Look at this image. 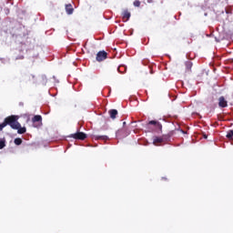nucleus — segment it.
Returning <instances> with one entry per match:
<instances>
[{"instance_id":"nucleus-1","label":"nucleus","mask_w":233,"mask_h":233,"mask_svg":"<svg viewBox=\"0 0 233 233\" xmlns=\"http://www.w3.org/2000/svg\"><path fill=\"white\" fill-rule=\"evenodd\" d=\"M19 116L11 115L9 116H6L4 121L0 124V132L3 131V129L9 126L12 129L17 130V134H25L26 133V127L21 126L19 123Z\"/></svg>"},{"instance_id":"nucleus-2","label":"nucleus","mask_w":233,"mask_h":233,"mask_svg":"<svg viewBox=\"0 0 233 233\" xmlns=\"http://www.w3.org/2000/svg\"><path fill=\"white\" fill-rule=\"evenodd\" d=\"M174 131H170L168 134L163 135L162 137H155L153 138L154 145H158L163 142L170 141V138L174 136Z\"/></svg>"},{"instance_id":"nucleus-3","label":"nucleus","mask_w":233,"mask_h":233,"mask_svg":"<svg viewBox=\"0 0 233 233\" xmlns=\"http://www.w3.org/2000/svg\"><path fill=\"white\" fill-rule=\"evenodd\" d=\"M69 137L77 140H85L87 137V135L83 132H76L75 134H71Z\"/></svg>"},{"instance_id":"nucleus-4","label":"nucleus","mask_w":233,"mask_h":233,"mask_svg":"<svg viewBox=\"0 0 233 233\" xmlns=\"http://www.w3.org/2000/svg\"><path fill=\"white\" fill-rule=\"evenodd\" d=\"M106 58H107V53L106 51H99L96 56V60L98 62H102Z\"/></svg>"},{"instance_id":"nucleus-5","label":"nucleus","mask_w":233,"mask_h":233,"mask_svg":"<svg viewBox=\"0 0 233 233\" xmlns=\"http://www.w3.org/2000/svg\"><path fill=\"white\" fill-rule=\"evenodd\" d=\"M123 22H127L131 17V13L128 9H125L121 13Z\"/></svg>"},{"instance_id":"nucleus-6","label":"nucleus","mask_w":233,"mask_h":233,"mask_svg":"<svg viewBox=\"0 0 233 233\" xmlns=\"http://www.w3.org/2000/svg\"><path fill=\"white\" fill-rule=\"evenodd\" d=\"M150 125L154 126L155 128H157V129H158V130H160V131H162V129H163L162 124H160V122H158V121L151 120V121H149V122L147 123V127H149Z\"/></svg>"},{"instance_id":"nucleus-7","label":"nucleus","mask_w":233,"mask_h":233,"mask_svg":"<svg viewBox=\"0 0 233 233\" xmlns=\"http://www.w3.org/2000/svg\"><path fill=\"white\" fill-rule=\"evenodd\" d=\"M218 106L221 108H225L228 106V102L226 100L225 96H220L218 98Z\"/></svg>"},{"instance_id":"nucleus-8","label":"nucleus","mask_w":233,"mask_h":233,"mask_svg":"<svg viewBox=\"0 0 233 233\" xmlns=\"http://www.w3.org/2000/svg\"><path fill=\"white\" fill-rule=\"evenodd\" d=\"M25 82L35 84L36 83V76L35 75H26L25 76Z\"/></svg>"},{"instance_id":"nucleus-9","label":"nucleus","mask_w":233,"mask_h":233,"mask_svg":"<svg viewBox=\"0 0 233 233\" xmlns=\"http://www.w3.org/2000/svg\"><path fill=\"white\" fill-rule=\"evenodd\" d=\"M65 9L67 15H72L74 13V7L71 4L66 5Z\"/></svg>"},{"instance_id":"nucleus-10","label":"nucleus","mask_w":233,"mask_h":233,"mask_svg":"<svg viewBox=\"0 0 233 233\" xmlns=\"http://www.w3.org/2000/svg\"><path fill=\"white\" fill-rule=\"evenodd\" d=\"M108 114L112 119H116V116L118 115V111L116 109H110Z\"/></svg>"},{"instance_id":"nucleus-11","label":"nucleus","mask_w":233,"mask_h":233,"mask_svg":"<svg viewBox=\"0 0 233 233\" xmlns=\"http://www.w3.org/2000/svg\"><path fill=\"white\" fill-rule=\"evenodd\" d=\"M185 66H186V70H187V72H191L192 67H193V63H192L191 61H187V62L185 63Z\"/></svg>"},{"instance_id":"nucleus-12","label":"nucleus","mask_w":233,"mask_h":233,"mask_svg":"<svg viewBox=\"0 0 233 233\" xmlns=\"http://www.w3.org/2000/svg\"><path fill=\"white\" fill-rule=\"evenodd\" d=\"M43 118L42 116L40 115H35L34 116V117L32 118V122L35 123V122H42Z\"/></svg>"},{"instance_id":"nucleus-13","label":"nucleus","mask_w":233,"mask_h":233,"mask_svg":"<svg viewBox=\"0 0 233 233\" xmlns=\"http://www.w3.org/2000/svg\"><path fill=\"white\" fill-rule=\"evenodd\" d=\"M94 139L106 141L109 139V137L107 136H94Z\"/></svg>"},{"instance_id":"nucleus-14","label":"nucleus","mask_w":233,"mask_h":233,"mask_svg":"<svg viewBox=\"0 0 233 233\" xmlns=\"http://www.w3.org/2000/svg\"><path fill=\"white\" fill-rule=\"evenodd\" d=\"M226 137L230 139V140H233V130L228 131V133L226 135Z\"/></svg>"},{"instance_id":"nucleus-15","label":"nucleus","mask_w":233,"mask_h":233,"mask_svg":"<svg viewBox=\"0 0 233 233\" xmlns=\"http://www.w3.org/2000/svg\"><path fill=\"white\" fill-rule=\"evenodd\" d=\"M14 143H15L16 146H19V145H21V144L23 143V140H22V138L17 137V138H15V139L14 140Z\"/></svg>"},{"instance_id":"nucleus-16","label":"nucleus","mask_w":233,"mask_h":233,"mask_svg":"<svg viewBox=\"0 0 233 233\" xmlns=\"http://www.w3.org/2000/svg\"><path fill=\"white\" fill-rule=\"evenodd\" d=\"M133 5H134V6H136V7H140L141 2H140L139 0H136V1H134Z\"/></svg>"},{"instance_id":"nucleus-17","label":"nucleus","mask_w":233,"mask_h":233,"mask_svg":"<svg viewBox=\"0 0 233 233\" xmlns=\"http://www.w3.org/2000/svg\"><path fill=\"white\" fill-rule=\"evenodd\" d=\"M5 147V140H0V149Z\"/></svg>"},{"instance_id":"nucleus-18","label":"nucleus","mask_w":233,"mask_h":233,"mask_svg":"<svg viewBox=\"0 0 233 233\" xmlns=\"http://www.w3.org/2000/svg\"><path fill=\"white\" fill-rule=\"evenodd\" d=\"M203 137H204V138H208V135L204 134V135H203Z\"/></svg>"},{"instance_id":"nucleus-19","label":"nucleus","mask_w":233,"mask_h":233,"mask_svg":"<svg viewBox=\"0 0 233 233\" xmlns=\"http://www.w3.org/2000/svg\"><path fill=\"white\" fill-rule=\"evenodd\" d=\"M127 125V122H123V126H126Z\"/></svg>"}]
</instances>
